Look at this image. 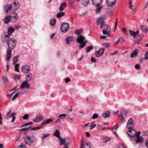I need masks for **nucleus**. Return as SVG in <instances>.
<instances>
[{"label":"nucleus","mask_w":148,"mask_h":148,"mask_svg":"<svg viewBox=\"0 0 148 148\" xmlns=\"http://www.w3.org/2000/svg\"><path fill=\"white\" fill-rule=\"evenodd\" d=\"M68 116V115L67 114H60L59 116V117H60V116H62V117H66V116Z\"/></svg>","instance_id":"58"},{"label":"nucleus","mask_w":148,"mask_h":148,"mask_svg":"<svg viewBox=\"0 0 148 148\" xmlns=\"http://www.w3.org/2000/svg\"><path fill=\"white\" fill-rule=\"evenodd\" d=\"M10 16H6L3 20L4 23L5 24H8L9 21H10Z\"/></svg>","instance_id":"22"},{"label":"nucleus","mask_w":148,"mask_h":148,"mask_svg":"<svg viewBox=\"0 0 148 148\" xmlns=\"http://www.w3.org/2000/svg\"><path fill=\"white\" fill-rule=\"evenodd\" d=\"M80 148H91L90 143L87 142L86 143V145H84V143L81 144Z\"/></svg>","instance_id":"14"},{"label":"nucleus","mask_w":148,"mask_h":148,"mask_svg":"<svg viewBox=\"0 0 148 148\" xmlns=\"http://www.w3.org/2000/svg\"><path fill=\"white\" fill-rule=\"evenodd\" d=\"M56 22V20L54 19H52L50 21V24L51 25L53 26L55 25Z\"/></svg>","instance_id":"41"},{"label":"nucleus","mask_w":148,"mask_h":148,"mask_svg":"<svg viewBox=\"0 0 148 148\" xmlns=\"http://www.w3.org/2000/svg\"><path fill=\"white\" fill-rule=\"evenodd\" d=\"M101 18H100V17L98 18L97 20L98 23H99L101 21L102 22V21H103Z\"/></svg>","instance_id":"57"},{"label":"nucleus","mask_w":148,"mask_h":148,"mask_svg":"<svg viewBox=\"0 0 148 148\" xmlns=\"http://www.w3.org/2000/svg\"><path fill=\"white\" fill-rule=\"evenodd\" d=\"M138 53V50L137 49H135L133 51H132L130 55V57L131 58H133L134 57H136Z\"/></svg>","instance_id":"16"},{"label":"nucleus","mask_w":148,"mask_h":148,"mask_svg":"<svg viewBox=\"0 0 148 148\" xmlns=\"http://www.w3.org/2000/svg\"><path fill=\"white\" fill-rule=\"evenodd\" d=\"M2 79L3 82L4 83H6L8 81V79L7 78V76L5 75L3 76L2 77Z\"/></svg>","instance_id":"36"},{"label":"nucleus","mask_w":148,"mask_h":148,"mask_svg":"<svg viewBox=\"0 0 148 148\" xmlns=\"http://www.w3.org/2000/svg\"><path fill=\"white\" fill-rule=\"evenodd\" d=\"M19 64H16L15 66V70L17 72H18L19 71V69H18V68L19 67Z\"/></svg>","instance_id":"47"},{"label":"nucleus","mask_w":148,"mask_h":148,"mask_svg":"<svg viewBox=\"0 0 148 148\" xmlns=\"http://www.w3.org/2000/svg\"><path fill=\"white\" fill-rule=\"evenodd\" d=\"M25 142L26 144L30 145L32 141L31 138L29 136H28L25 138Z\"/></svg>","instance_id":"15"},{"label":"nucleus","mask_w":148,"mask_h":148,"mask_svg":"<svg viewBox=\"0 0 148 148\" xmlns=\"http://www.w3.org/2000/svg\"><path fill=\"white\" fill-rule=\"evenodd\" d=\"M9 35L8 34H6L5 35H4L3 36H2V38H3V39H2V41H3L4 42H5V41H7L9 38Z\"/></svg>","instance_id":"31"},{"label":"nucleus","mask_w":148,"mask_h":148,"mask_svg":"<svg viewBox=\"0 0 148 148\" xmlns=\"http://www.w3.org/2000/svg\"><path fill=\"white\" fill-rule=\"evenodd\" d=\"M16 115V114H15V113H12L11 114V115L10 116H9L8 117V118H7V119L9 120L10 119H11V118H12V119L11 122L12 123H13L15 121V116H14V115Z\"/></svg>","instance_id":"21"},{"label":"nucleus","mask_w":148,"mask_h":148,"mask_svg":"<svg viewBox=\"0 0 148 148\" xmlns=\"http://www.w3.org/2000/svg\"><path fill=\"white\" fill-rule=\"evenodd\" d=\"M49 134L43 135V136H42V140H44L45 138H47L48 136H49Z\"/></svg>","instance_id":"53"},{"label":"nucleus","mask_w":148,"mask_h":148,"mask_svg":"<svg viewBox=\"0 0 148 148\" xmlns=\"http://www.w3.org/2000/svg\"><path fill=\"white\" fill-rule=\"evenodd\" d=\"M64 15L65 13L64 12H60L57 14L56 16L58 18H60Z\"/></svg>","instance_id":"35"},{"label":"nucleus","mask_w":148,"mask_h":148,"mask_svg":"<svg viewBox=\"0 0 148 148\" xmlns=\"http://www.w3.org/2000/svg\"><path fill=\"white\" fill-rule=\"evenodd\" d=\"M31 127V126H29L28 127H25L24 128H22L19 130L21 132H22L23 131H27Z\"/></svg>","instance_id":"46"},{"label":"nucleus","mask_w":148,"mask_h":148,"mask_svg":"<svg viewBox=\"0 0 148 148\" xmlns=\"http://www.w3.org/2000/svg\"><path fill=\"white\" fill-rule=\"evenodd\" d=\"M10 21L14 23L17 21L18 19V16L17 14L15 12L11 13L10 15Z\"/></svg>","instance_id":"3"},{"label":"nucleus","mask_w":148,"mask_h":148,"mask_svg":"<svg viewBox=\"0 0 148 148\" xmlns=\"http://www.w3.org/2000/svg\"><path fill=\"white\" fill-rule=\"evenodd\" d=\"M117 41H118V43H119L118 45H121V44H122L124 42V40L122 38H121L118 39L117 40Z\"/></svg>","instance_id":"40"},{"label":"nucleus","mask_w":148,"mask_h":148,"mask_svg":"<svg viewBox=\"0 0 148 148\" xmlns=\"http://www.w3.org/2000/svg\"><path fill=\"white\" fill-rule=\"evenodd\" d=\"M106 1L107 4L111 6L114 5L116 2V0H106Z\"/></svg>","instance_id":"12"},{"label":"nucleus","mask_w":148,"mask_h":148,"mask_svg":"<svg viewBox=\"0 0 148 148\" xmlns=\"http://www.w3.org/2000/svg\"><path fill=\"white\" fill-rule=\"evenodd\" d=\"M82 4L85 6H87L89 3V0H82Z\"/></svg>","instance_id":"33"},{"label":"nucleus","mask_w":148,"mask_h":148,"mask_svg":"<svg viewBox=\"0 0 148 148\" xmlns=\"http://www.w3.org/2000/svg\"><path fill=\"white\" fill-rule=\"evenodd\" d=\"M60 133L59 130H56V132H54V136H56L58 138H60Z\"/></svg>","instance_id":"30"},{"label":"nucleus","mask_w":148,"mask_h":148,"mask_svg":"<svg viewBox=\"0 0 148 148\" xmlns=\"http://www.w3.org/2000/svg\"><path fill=\"white\" fill-rule=\"evenodd\" d=\"M29 116V115L26 114L23 116V119L24 120H26L28 118Z\"/></svg>","instance_id":"54"},{"label":"nucleus","mask_w":148,"mask_h":148,"mask_svg":"<svg viewBox=\"0 0 148 148\" xmlns=\"http://www.w3.org/2000/svg\"><path fill=\"white\" fill-rule=\"evenodd\" d=\"M14 48V47H9V49H8L7 50V52L6 55V60L7 62H8L9 60L10 57L11 56V50H12Z\"/></svg>","instance_id":"5"},{"label":"nucleus","mask_w":148,"mask_h":148,"mask_svg":"<svg viewBox=\"0 0 148 148\" xmlns=\"http://www.w3.org/2000/svg\"><path fill=\"white\" fill-rule=\"evenodd\" d=\"M7 43L8 46H15L16 41L14 38H12L9 39Z\"/></svg>","instance_id":"4"},{"label":"nucleus","mask_w":148,"mask_h":148,"mask_svg":"<svg viewBox=\"0 0 148 148\" xmlns=\"http://www.w3.org/2000/svg\"><path fill=\"white\" fill-rule=\"evenodd\" d=\"M136 144H137L138 143L142 142L143 140V138L141 137L138 138H136Z\"/></svg>","instance_id":"32"},{"label":"nucleus","mask_w":148,"mask_h":148,"mask_svg":"<svg viewBox=\"0 0 148 148\" xmlns=\"http://www.w3.org/2000/svg\"><path fill=\"white\" fill-rule=\"evenodd\" d=\"M73 38L72 36H68L66 38V43L69 44L73 40Z\"/></svg>","instance_id":"26"},{"label":"nucleus","mask_w":148,"mask_h":148,"mask_svg":"<svg viewBox=\"0 0 148 148\" xmlns=\"http://www.w3.org/2000/svg\"><path fill=\"white\" fill-rule=\"evenodd\" d=\"M33 124V123L32 122H28L27 123H26L24 124L23 125H21V127H23L25 126H27L28 125H30Z\"/></svg>","instance_id":"39"},{"label":"nucleus","mask_w":148,"mask_h":148,"mask_svg":"<svg viewBox=\"0 0 148 148\" xmlns=\"http://www.w3.org/2000/svg\"><path fill=\"white\" fill-rule=\"evenodd\" d=\"M111 32V27L110 26H108L106 29L104 28L103 30V34H107V36H108L109 34Z\"/></svg>","instance_id":"7"},{"label":"nucleus","mask_w":148,"mask_h":148,"mask_svg":"<svg viewBox=\"0 0 148 148\" xmlns=\"http://www.w3.org/2000/svg\"><path fill=\"white\" fill-rule=\"evenodd\" d=\"M134 122L132 118H130L127 124V127L128 129L131 128L133 127Z\"/></svg>","instance_id":"11"},{"label":"nucleus","mask_w":148,"mask_h":148,"mask_svg":"<svg viewBox=\"0 0 148 148\" xmlns=\"http://www.w3.org/2000/svg\"><path fill=\"white\" fill-rule=\"evenodd\" d=\"M5 9V12L6 13L9 12L12 8V5L10 4H6L4 6Z\"/></svg>","instance_id":"13"},{"label":"nucleus","mask_w":148,"mask_h":148,"mask_svg":"<svg viewBox=\"0 0 148 148\" xmlns=\"http://www.w3.org/2000/svg\"><path fill=\"white\" fill-rule=\"evenodd\" d=\"M96 55L97 57H99L101 56V54L100 53V52H99L98 51L96 52Z\"/></svg>","instance_id":"56"},{"label":"nucleus","mask_w":148,"mask_h":148,"mask_svg":"<svg viewBox=\"0 0 148 148\" xmlns=\"http://www.w3.org/2000/svg\"><path fill=\"white\" fill-rule=\"evenodd\" d=\"M105 50L103 48H101L98 51L100 53V54H101V56L103 54L104 51Z\"/></svg>","instance_id":"48"},{"label":"nucleus","mask_w":148,"mask_h":148,"mask_svg":"<svg viewBox=\"0 0 148 148\" xmlns=\"http://www.w3.org/2000/svg\"><path fill=\"white\" fill-rule=\"evenodd\" d=\"M21 27V26L20 25H16L14 26V29H16V30H18L19 28Z\"/></svg>","instance_id":"63"},{"label":"nucleus","mask_w":148,"mask_h":148,"mask_svg":"<svg viewBox=\"0 0 148 148\" xmlns=\"http://www.w3.org/2000/svg\"><path fill=\"white\" fill-rule=\"evenodd\" d=\"M98 115L97 114L95 113L92 116V118L93 119H95L96 118H98Z\"/></svg>","instance_id":"51"},{"label":"nucleus","mask_w":148,"mask_h":148,"mask_svg":"<svg viewBox=\"0 0 148 148\" xmlns=\"http://www.w3.org/2000/svg\"><path fill=\"white\" fill-rule=\"evenodd\" d=\"M27 77L28 78H29V80H30L32 78V74H30L29 75H27L26 76V78Z\"/></svg>","instance_id":"59"},{"label":"nucleus","mask_w":148,"mask_h":148,"mask_svg":"<svg viewBox=\"0 0 148 148\" xmlns=\"http://www.w3.org/2000/svg\"><path fill=\"white\" fill-rule=\"evenodd\" d=\"M140 65L138 64H136L135 66V68L137 69H140Z\"/></svg>","instance_id":"62"},{"label":"nucleus","mask_w":148,"mask_h":148,"mask_svg":"<svg viewBox=\"0 0 148 148\" xmlns=\"http://www.w3.org/2000/svg\"><path fill=\"white\" fill-rule=\"evenodd\" d=\"M15 31L13 27H10L8 30V33L9 35H10L12 34Z\"/></svg>","instance_id":"19"},{"label":"nucleus","mask_w":148,"mask_h":148,"mask_svg":"<svg viewBox=\"0 0 148 148\" xmlns=\"http://www.w3.org/2000/svg\"><path fill=\"white\" fill-rule=\"evenodd\" d=\"M110 112L109 111H105L102 114L103 116L105 118L108 117L110 115Z\"/></svg>","instance_id":"20"},{"label":"nucleus","mask_w":148,"mask_h":148,"mask_svg":"<svg viewBox=\"0 0 148 148\" xmlns=\"http://www.w3.org/2000/svg\"><path fill=\"white\" fill-rule=\"evenodd\" d=\"M101 28L102 29L106 25V23L104 21H102L101 23Z\"/></svg>","instance_id":"50"},{"label":"nucleus","mask_w":148,"mask_h":148,"mask_svg":"<svg viewBox=\"0 0 148 148\" xmlns=\"http://www.w3.org/2000/svg\"><path fill=\"white\" fill-rule=\"evenodd\" d=\"M43 119L42 116L41 115H38L36 117V119L34 120V121L36 122H38L41 121Z\"/></svg>","instance_id":"17"},{"label":"nucleus","mask_w":148,"mask_h":148,"mask_svg":"<svg viewBox=\"0 0 148 148\" xmlns=\"http://www.w3.org/2000/svg\"><path fill=\"white\" fill-rule=\"evenodd\" d=\"M26 81H25L22 82L20 86L21 88L22 89L24 88H25L27 89L29 88L30 84H28V81H29V79L26 78Z\"/></svg>","instance_id":"6"},{"label":"nucleus","mask_w":148,"mask_h":148,"mask_svg":"<svg viewBox=\"0 0 148 148\" xmlns=\"http://www.w3.org/2000/svg\"><path fill=\"white\" fill-rule=\"evenodd\" d=\"M69 24L67 23H63L61 25V31L63 33L67 32L69 29Z\"/></svg>","instance_id":"2"},{"label":"nucleus","mask_w":148,"mask_h":148,"mask_svg":"<svg viewBox=\"0 0 148 148\" xmlns=\"http://www.w3.org/2000/svg\"><path fill=\"white\" fill-rule=\"evenodd\" d=\"M103 0H92L93 4L96 7L101 6Z\"/></svg>","instance_id":"10"},{"label":"nucleus","mask_w":148,"mask_h":148,"mask_svg":"<svg viewBox=\"0 0 148 148\" xmlns=\"http://www.w3.org/2000/svg\"><path fill=\"white\" fill-rule=\"evenodd\" d=\"M65 139V145H69L71 144V140L70 138H64Z\"/></svg>","instance_id":"29"},{"label":"nucleus","mask_w":148,"mask_h":148,"mask_svg":"<svg viewBox=\"0 0 148 148\" xmlns=\"http://www.w3.org/2000/svg\"><path fill=\"white\" fill-rule=\"evenodd\" d=\"M136 131L134 129H132L129 130L127 132L128 135L130 137H133L135 136Z\"/></svg>","instance_id":"8"},{"label":"nucleus","mask_w":148,"mask_h":148,"mask_svg":"<svg viewBox=\"0 0 148 148\" xmlns=\"http://www.w3.org/2000/svg\"><path fill=\"white\" fill-rule=\"evenodd\" d=\"M20 94V92L19 91L18 92H17L15 95L13 96L12 98V100L13 101Z\"/></svg>","instance_id":"42"},{"label":"nucleus","mask_w":148,"mask_h":148,"mask_svg":"<svg viewBox=\"0 0 148 148\" xmlns=\"http://www.w3.org/2000/svg\"><path fill=\"white\" fill-rule=\"evenodd\" d=\"M60 145H63L64 143H65V139H62V138L60 137Z\"/></svg>","instance_id":"44"},{"label":"nucleus","mask_w":148,"mask_h":148,"mask_svg":"<svg viewBox=\"0 0 148 148\" xmlns=\"http://www.w3.org/2000/svg\"><path fill=\"white\" fill-rule=\"evenodd\" d=\"M130 32V34L131 36H133L134 37H135V32L131 30H129Z\"/></svg>","instance_id":"45"},{"label":"nucleus","mask_w":148,"mask_h":148,"mask_svg":"<svg viewBox=\"0 0 148 148\" xmlns=\"http://www.w3.org/2000/svg\"><path fill=\"white\" fill-rule=\"evenodd\" d=\"M99 7L97 8L96 10V12L97 13H99L101 10V6H99Z\"/></svg>","instance_id":"49"},{"label":"nucleus","mask_w":148,"mask_h":148,"mask_svg":"<svg viewBox=\"0 0 148 148\" xmlns=\"http://www.w3.org/2000/svg\"><path fill=\"white\" fill-rule=\"evenodd\" d=\"M145 143L146 146L148 148V138L145 140Z\"/></svg>","instance_id":"64"},{"label":"nucleus","mask_w":148,"mask_h":148,"mask_svg":"<svg viewBox=\"0 0 148 148\" xmlns=\"http://www.w3.org/2000/svg\"><path fill=\"white\" fill-rule=\"evenodd\" d=\"M140 30L143 32H146L148 31V28L145 25H142L140 28Z\"/></svg>","instance_id":"23"},{"label":"nucleus","mask_w":148,"mask_h":148,"mask_svg":"<svg viewBox=\"0 0 148 148\" xmlns=\"http://www.w3.org/2000/svg\"><path fill=\"white\" fill-rule=\"evenodd\" d=\"M141 39L140 38L139 36L137 37L135 40L134 45H136V44H138L139 42L140 41Z\"/></svg>","instance_id":"37"},{"label":"nucleus","mask_w":148,"mask_h":148,"mask_svg":"<svg viewBox=\"0 0 148 148\" xmlns=\"http://www.w3.org/2000/svg\"><path fill=\"white\" fill-rule=\"evenodd\" d=\"M66 3L65 2L62 3L59 7V10L60 11L63 10L66 7Z\"/></svg>","instance_id":"18"},{"label":"nucleus","mask_w":148,"mask_h":148,"mask_svg":"<svg viewBox=\"0 0 148 148\" xmlns=\"http://www.w3.org/2000/svg\"><path fill=\"white\" fill-rule=\"evenodd\" d=\"M145 59L147 60L148 59V51H147L145 54Z\"/></svg>","instance_id":"60"},{"label":"nucleus","mask_w":148,"mask_h":148,"mask_svg":"<svg viewBox=\"0 0 148 148\" xmlns=\"http://www.w3.org/2000/svg\"><path fill=\"white\" fill-rule=\"evenodd\" d=\"M25 147L26 145H23L22 144H21L18 147V148H25Z\"/></svg>","instance_id":"55"},{"label":"nucleus","mask_w":148,"mask_h":148,"mask_svg":"<svg viewBox=\"0 0 148 148\" xmlns=\"http://www.w3.org/2000/svg\"><path fill=\"white\" fill-rule=\"evenodd\" d=\"M53 121V120L51 119H47V121H43L42 122V124L45 125L47 124L51 123Z\"/></svg>","instance_id":"25"},{"label":"nucleus","mask_w":148,"mask_h":148,"mask_svg":"<svg viewBox=\"0 0 148 148\" xmlns=\"http://www.w3.org/2000/svg\"><path fill=\"white\" fill-rule=\"evenodd\" d=\"M77 42L79 43V46H85L87 42L86 39L82 35L78 36L76 39Z\"/></svg>","instance_id":"1"},{"label":"nucleus","mask_w":148,"mask_h":148,"mask_svg":"<svg viewBox=\"0 0 148 148\" xmlns=\"http://www.w3.org/2000/svg\"><path fill=\"white\" fill-rule=\"evenodd\" d=\"M71 79L69 78H66L65 79V82L66 83H68L69 82L71 81Z\"/></svg>","instance_id":"61"},{"label":"nucleus","mask_w":148,"mask_h":148,"mask_svg":"<svg viewBox=\"0 0 148 148\" xmlns=\"http://www.w3.org/2000/svg\"><path fill=\"white\" fill-rule=\"evenodd\" d=\"M92 47H88L86 48V52L87 53L89 52L92 49Z\"/></svg>","instance_id":"52"},{"label":"nucleus","mask_w":148,"mask_h":148,"mask_svg":"<svg viewBox=\"0 0 148 148\" xmlns=\"http://www.w3.org/2000/svg\"><path fill=\"white\" fill-rule=\"evenodd\" d=\"M13 77L16 82H17L20 78L19 76L17 75H14Z\"/></svg>","instance_id":"43"},{"label":"nucleus","mask_w":148,"mask_h":148,"mask_svg":"<svg viewBox=\"0 0 148 148\" xmlns=\"http://www.w3.org/2000/svg\"><path fill=\"white\" fill-rule=\"evenodd\" d=\"M30 67L29 65H23L22 67V71L23 72L26 73L29 72L30 70Z\"/></svg>","instance_id":"9"},{"label":"nucleus","mask_w":148,"mask_h":148,"mask_svg":"<svg viewBox=\"0 0 148 148\" xmlns=\"http://www.w3.org/2000/svg\"><path fill=\"white\" fill-rule=\"evenodd\" d=\"M121 113L123 115H127L128 114V110L125 109H123L121 110Z\"/></svg>","instance_id":"27"},{"label":"nucleus","mask_w":148,"mask_h":148,"mask_svg":"<svg viewBox=\"0 0 148 148\" xmlns=\"http://www.w3.org/2000/svg\"><path fill=\"white\" fill-rule=\"evenodd\" d=\"M110 140V138L107 137H104L103 138V141L104 143H107V142L109 141Z\"/></svg>","instance_id":"38"},{"label":"nucleus","mask_w":148,"mask_h":148,"mask_svg":"<svg viewBox=\"0 0 148 148\" xmlns=\"http://www.w3.org/2000/svg\"><path fill=\"white\" fill-rule=\"evenodd\" d=\"M19 57V56H17L14 57L13 58V63L14 64H15L17 62Z\"/></svg>","instance_id":"34"},{"label":"nucleus","mask_w":148,"mask_h":148,"mask_svg":"<svg viewBox=\"0 0 148 148\" xmlns=\"http://www.w3.org/2000/svg\"><path fill=\"white\" fill-rule=\"evenodd\" d=\"M12 5L13 6L14 11L17 10L19 8V5L17 4L15 2H13Z\"/></svg>","instance_id":"24"},{"label":"nucleus","mask_w":148,"mask_h":148,"mask_svg":"<svg viewBox=\"0 0 148 148\" xmlns=\"http://www.w3.org/2000/svg\"><path fill=\"white\" fill-rule=\"evenodd\" d=\"M83 31V29L82 28H80L78 30L77 29L75 31V33L77 35H79L81 34Z\"/></svg>","instance_id":"28"}]
</instances>
